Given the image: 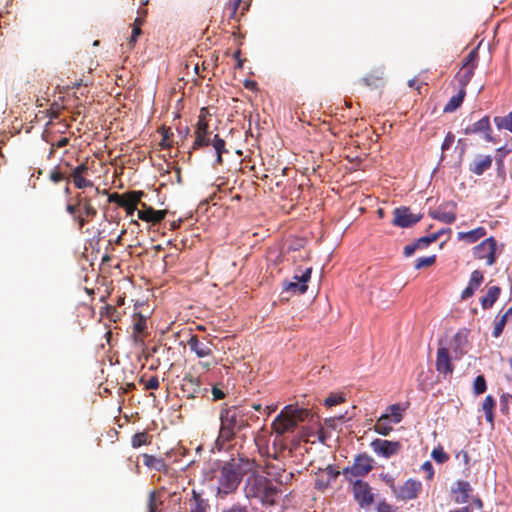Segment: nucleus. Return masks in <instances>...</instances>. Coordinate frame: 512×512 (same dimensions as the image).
<instances>
[{
    "label": "nucleus",
    "mask_w": 512,
    "mask_h": 512,
    "mask_svg": "<svg viewBox=\"0 0 512 512\" xmlns=\"http://www.w3.org/2000/svg\"><path fill=\"white\" fill-rule=\"evenodd\" d=\"M144 196L143 191H130L122 195L112 193L109 195L108 201L118 204L126 211L127 215H133L137 210V206L141 205V199Z\"/></svg>",
    "instance_id": "423d86ee"
},
{
    "label": "nucleus",
    "mask_w": 512,
    "mask_h": 512,
    "mask_svg": "<svg viewBox=\"0 0 512 512\" xmlns=\"http://www.w3.org/2000/svg\"><path fill=\"white\" fill-rule=\"evenodd\" d=\"M389 422L390 416L388 414L381 415L374 425V431L380 435L387 436L393 429Z\"/></svg>",
    "instance_id": "473e14b6"
},
{
    "label": "nucleus",
    "mask_w": 512,
    "mask_h": 512,
    "mask_svg": "<svg viewBox=\"0 0 512 512\" xmlns=\"http://www.w3.org/2000/svg\"><path fill=\"white\" fill-rule=\"evenodd\" d=\"M101 317L107 318L111 322H118L121 318V313L112 305H105L100 311Z\"/></svg>",
    "instance_id": "4c0bfd02"
},
{
    "label": "nucleus",
    "mask_w": 512,
    "mask_h": 512,
    "mask_svg": "<svg viewBox=\"0 0 512 512\" xmlns=\"http://www.w3.org/2000/svg\"><path fill=\"white\" fill-rule=\"evenodd\" d=\"M312 268L305 270H297L293 276V281L285 280L283 282V290L292 293L304 294L307 289V283L311 279Z\"/></svg>",
    "instance_id": "9b49d317"
},
{
    "label": "nucleus",
    "mask_w": 512,
    "mask_h": 512,
    "mask_svg": "<svg viewBox=\"0 0 512 512\" xmlns=\"http://www.w3.org/2000/svg\"><path fill=\"white\" fill-rule=\"evenodd\" d=\"M477 58H478V49H472L468 55L463 60V67L471 66L472 68H476L477 66Z\"/></svg>",
    "instance_id": "a18cd8bd"
},
{
    "label": "nucleus",
    "mask_w": 512,
    "mask_h": 512,
    "mask_svg": "<svg viewBox=\"0 0 512 512\" xmlns=\"http://www.w3.org/2000/svg\"><path fill=\"white\" fill-rule=\"evenodd\" d=\"M374 459L366 453L359 454L355 457L351 466L343 469L345 476L363 477L373 470Z\"/></svg>",
    "instance_id": "1a4fd4ad"
},
{
    "label": "nucleus",
    "mask_w": 512,
    "mask_h": 512,
    "mask_svg": "<svg viewBox=\"0 0 512 512\" xmlns=\"http://www.w3.org/2000/svg\"><path fill=\"white\" fill-rule=\"evenodd\" d=\"M220 427L214 446L218 451L236 438V435L249 426L247 413L241 406L224 404L219 413Z\"/></svg>",
    "instance_id": "f03ea898"
},
{
    "label": "nucleus",
    "mask_w": 512,
    "mask_h": 512,
    "mask_svg": "<svg viewBox=\"0 0 512 512\" xmlns=\"http://www.w3.org/2000/svg\"><path fill=\"white\" fill-rule=\"evenodd\" d=\"M205 108H202L201 109V113L200 115L198 116V121H197V125H196V130L195 131H199V132H202V133H206V132H209L208 128H209V125H208V122L206 120V116H205Z\"/></svg>",
    "instance_id": "de8ad7c7"
},
{
    "label": "nucleus",
    "mask_w": 512,
    "mask_h": 512,
    "mask_svg": "<svg viewBox=\"0 0 512 512\" xmlns=\"http://www.w3.org/2000/svg\"><path fill=\"white\" fill-rule=\"evenodd\" d=\"M389 413H387L390 416V421H392L395 424H398L402 421L403 415L402 412L404 409L400 406V404H393L388 407Z\"/></svg>",
    "instance_id": "ea45409f"
},
{
    "label": "nucleus",
    "mask_w": 512,
    "mask_h": 512,
    "mask_svg": "<svg viewBox=\"0 0 512 512\" xmlns=\"http://www.w3.org/2000/svg\"><path fill=\"white\" fill-rule=\"evenodd\" d=\"M143 464L149 468L156 471H165L167 468V465L162 458L155 457L150 454H143Z\"/></svg>",
    "instance_id": "c85d7f7f"
},
{
    "label": "nucleus",
    "mask_w": 512,
    "mask_h": 512,
    "mask_svg": "<svg viewBox=\"0 0 512 512\" xmlns=\"http://www.w3.org/2000/svg\"><path fill=\"white\" fill-rule=\"evenodd\" d=\"M466 95L465 89H459L458 93L450 98L444 107V112L451 113L461 106Z\"/></svg>",
    "instance_id": "72a5a7b5"
},
{
    "label": "nucleus",
    "mask_w": 512,
    "mask_h": 512,
    "mask_svg": "<svg viewBox=\"0 0 512 512\" xmlns=\"http://www.w3.org/2000/svg\"><path fill=\"white\" fill-rule=\"evenodd\" d=\"M417 248H419L417 243L406 245L404 247V255L407 257L412 256Z\"/></svg>",
    "instance_id": "774afa93"
},
{
    "label": "nucleus",
    "mask_w": 512,
    "mask_h": 512,
    "mask_svg": "<svg viewBox=\"0 0 512 512\" xmlns=\"http://www.w3.org/2000/svg\"><path fill=\"white\" fill-rule=\"evenodd\" d=\"M436 261V256L420 257L415 261V269H421L433 265Z\"/></svg>",
    "instance_id": "8fccbe9b"
},
{
    "label": "nucleus",
    "mask_w": 512,
    "mask_h": 512,
    "mask_svg": "<svg viewBox=\"0 0 512 512\" xmlns=\"http://www.w3.org/2000/svg\"><path fill=\"white\" fill-rule=\"evenodd\" d=\"M182 390L188 393L189 398L196 397L201 392L200 380L192 375H186L183 378Z\"/></svg>",
    "instance_id": "393cba45"
},
{
    "label": "nucleus",
    "mask_w": 512,
    "mask_h": 512,
    "mask_svg": "<svg viewBox=\"0 0 512 512\" xmlns=\"http://www.w3.org/2000/svg\"><path fill=\"white\" fill-rule=\"evenodd\" d=\"M487 234V231L484 227L479 226L471 231L467 232H458L457 233V239L465 241L468 244L475 243L479 239L485 237Z\"/></svg>",
    "instance_id": "bb28decb"
},
{
    "label": "nucleus",
    "mask_w": 512,
    "mask_h": 512,
    "mask_svg": "<svg viewBox=\"0 0 512 512\" xmlns=\"http://www.w3.org/2000/svg\"><path fill=\"white\" fill-rule=\"evenodd\" d=\"M501 293V288L499 286H491L488 288L487 293L484 297L481 298V305L483 309L491 308L494 303L497 301Z\"/></svg>",
    "instance_id": "cd10ccee"
},
{
    "label": "nucleus",
    "mask_w": 512,
    "mask_h": 512,
    "mask_svg": "<svg viewBox=\"0 0 512 512\" xmlns=\"http://www.w3.org/2000/svg\"><path fill=\"white\" fill-rule=\"evenodd\" d=\"M422 489V485L419 481L414 479H408L398 489H394L395 496L401 500H412L418 497Z\"/></svg>",
    "instance_id": "f3484780"
},
{
    "label": "nucleus",
    "mask_w": 512,
    "mask_h": 512,
    "mask_svg": "<svg viewBox=\"0 0 512 512\" xmlns=\"http://www.w3.org/2000/svg\"><path fill=\"white\" fill-rule=\"evenodd\" d=\"M161 504V501H157L156 492L152 491L149 494L148 498V512H159L158 506Z\"/></svg>",
    "instance_id": "5fc2aeb1"
},
{
    "label": "nucleus",
    "mask_w": 512,
    "mask_h": 512,
    "mask_svg": "<svg viewBox=\"0 0 512 512\" xmlns=\"http://www.w3.org/2000/svg\"><path fill=\"white\" fill-rule=\"evenodd\" d=\"M457 205L453 201H447L439 205L435 210L429 211V215L440 222L451 224L456 220Z\"/></svg>",
    "instance_id": "dca6fc26"
},
{
    "label": "nucleus",
    "mask_w": 512,
    "mask_h": 512,
    "mask_svg": "<svg viewBox=\"0 0 512 512\" xmlns=\"http://www.w3.org/2000/svg\"><path fill=\"white\" fill-rule=\"evenodd\" d=\"M377 512H393V508L390 504H388L386 501H381L378 503Z\"/></svg>",
    "instance_id": "0e129e2a"
},
{
    "label": "nucleus",
    "mask_w": 512,
    "mask_h": 512,
    "mask_svg": "<svg viewBox=\"0 0 512 512\" xmlns=\"http://www.w3.org/2000/svg\"><path fill=\"white\" fill-rule=\"evenodd\" d=\"M211 145L215 149V152L217 155L216 162H217V164L221 165L223 163V159H222L223 153L228 152L225 148L226 143H225L224 139L219 137L218 134H215L211 141Z\"/></svg>",
    "instance_id": "c9c22d12"
},
{
    "label": "nucleus",
    "mask_w": 512,
    "mask_h": 512,
    "mask_svg": "<svg viewBox=\"0 0 512 512\" xmlns=\"http://www.w3.org/2000/svg\"><path fill=\"white\" fill-rule=\"evenodd\" d=\"M431 457L439 464H443L449 460V455L444 451L442 446L434 448Z\"/></svg>",
    "instance_id": "37998d69"
},
{
    "label": "nucleus",
    "mask_w": 512,
    "mask_h": 512,
    "mask_svg": "<svg viewBox=\"0 0 512 512\" xmlns=\"http://www.w3.org/2000/svg\"><path fill=\"white\" fill-rule=\"evenodd\" d=\"M241 0H230L229 4L226 7V10L229 11V18H234L237 10L239 8Z\"/></svg>",
    "instance_id": "052dcab7"
},
{
    "label": "nucleus",
    "mask_w": 512,
    "mask_h": 512,
    "mask_svg": "<svg viewBox=\"0 0 512 512\" xmlns=\"http://www.w3.org/2000/svg\"><path fill=\"white\" fill-rule=\"evenodd\" d=\"M440 235H441V232H437L430 236H424V237L419 238L416 243L419 247H426V246L430 245L431 243L435 242L439 238Z\"/></svg>",
    "instance_id": "603ef678"
},
{
    "label": "nucleus",
    "mask_w": 512,
    "mask_h": 512,
    "mask_svg": "<svg viewBox=\"0 0 512 512\" xmlns=\"http://www.w3.org/2000/svg\"><path fill=\"white\" fill-rule=\"evenodd\" d=\"M222 512H248V510L245 506L235 504L227 509H224Z\"/></svg>",
    "instance_id": "338daca9"
},
{
    "label": "nucleus",
    "mask_w": 512,
    "mask_h": 512,
    "mask_svg": "<svg viewBox=\"0 0 512 512\" xmlns=\"http://www.w3.org/2000/svg\"><path fill=\"white\" fill-rule=\"evenodd\" d=\"M452 359L453 358L450 354V349L447 346V341L442 338L439 339L435 368L439 375H441L444 379H446L448 376H451L454 372V364Z\"/></svg>",
    "instance_id": "39448f33"
},
{
    "label": "nucleus",
    "mask_w": 512,
    "mask_h": 512,
    "mask_svg": "<svg viewBox=\"0 0 512 512\" xmlns=\"http://www.w3.org/2000/svg\"><path fill=\"white\" fill-rule=\"evenodd\" d=\"M67 178H68V176H66V174L64 172L60 171V169L58 167H55L50 172V175H49V179L53 183H59L60 181L66 180Z\"/></svg>",
    "instance_id": "864d4df0"
},
{
    "label": "nucleus",
    "mask_w": 512,
    "mask_h": 512,
    "mask_svg": "<svg viewBox=\"0 0 512 512\" xmlns=\"http://www.w3.org/2000/svg\"><path fill=\"white\" fill-rule=\"evenodd\" d=\"M484 280L483 273L480 270H474L471 273L469 285L472 286L475 290L482 284Z\"/></svg>",
    "instance_id": "09e8293b"
},
{
    "label": "nucleus",
    "mask_w": 512,
    "mask_h": 512,
    "mask_svg": "<svg viewBox=\"0 0 512 512\" xmlns=\"http://www.w3.org/2000/svg\"><path fill=\"white\" fill-rule=\"evenodd\" d=\"M149 434L147 432H139L136 433L131 440V444L133 448H139L143 445H147L150 443Z\"/></svg>",
    "instance_id": "a19ab883"
},
{
    "label": "nucleus",
    "mask_w": 512,
    "mask_h": 512,
    "mask_svg": "<svg viewBox=\"0 0 512 512\" xmlns=\"http://www.w3.org/2000/svg\"><path fill=\"white\" fill-rule=\"evenodd\" d=\"M247 477L244 492L247 498H258L263 504L274 505L281 492L267 477L253 469Z\"/></svg>",
    "instance_id": "7ed1b4c3"
},
{
    "label": "nucleus",
    "mask_w": 512,
    "mask_h": 512,
    "mask_svg": "<svg viewBox=\"0 0 512 512\" xmlns=\"http://www.w3.org/2000/svg\"><path fill=\"white\" fill-rule=\"evenodd\" d=\"M492 161L493 159L490 155L477 157L470 163L469 170L473 174L480 176L491 168Z\"/></svg>",
    "instance_id": "b1692460"
},
{
    "label": "nucleus",
    "mask_w": 512,
    "mask_h": 512,
    "mask_svg": "<svg viewBox=\"0 0 512 512\" xmlns=\"http://www.w3.org/2000/svg\"><path fill=\"white\" fill-rule=\"evenodd\" d=\"M133 338L135 342L142 341V336L144 335L147 326H146V317L140 313H135L133 315Z\"/></svg>",
    "instance_id": "a878e982"
},
{
    "label": "nucleus",
    "mask_w": 512,
    "mask_h": 512,
    "mask_svg": "<svg viewBox=\"0 0 512 512\" xmlns=\"http://www.w3.org/2000/svg\"><path fill=\"white\" fill-rule=\"evenodd\" d=\"M141 33H142V30L139 29V28H133L132 29L131 36H130V38L128 40V44H129V46L131 48L135 45V43L137 41V38H138L139 35H141Z\"/></svg>",
    "instance_id": "e2e57ef3"
},
{
    "label": "nucleus",
    "mask_w": 512,
    "mask_h": 512,
    "mask_svg": "<svg viewBox=\"0 0 512 512\" xmlns=\"http://www.w3.org/2000/svg\"><path fill=\"white\" fill-rule=\"evenodd\" d=\"M497 241L494 237L484 239L473 248V256L477 260H485L488 266L496 262Z\"/></svg>",
    "instance_id": "9d476101"
},
{
    "label": "nucleus",
    "mask_w": 512,
    "mask_h": 512,
    "mask_svg": "<svg viewBox=\"0 0 512 512\" xmlns=\"http://www.w3.org/2000/svg\"><path fill=\"white\" fill-rule=\"evenodd\" d=\"M66 212L72 216V218L76 217L77 215H79L81 212H80V207L78 205V193L75 194V196L73 197V202L72 203H67L66 204Z\"/></svg>",
    "instance_id": "49530a36"
},
{
    "label": "nucleus",
    "mask_w": 512,
    "mask_h": 512,
    "mask_svg": "<svg viewBox=\"0 0 512 512\" xmlns=\"http://www.w3.org/2000/svg\"><path fill=\"white\" fill-rule=\"evenodd\" d=\"M212 396H213V400L217 401V400L223 399L225 397V393L217 386H213Z\"/></svg>",
    "instance_id": "69168bd1"
},
{
    "label": "nucleus",
    "mask_w": 512,
    "mask_h": 512,
    "mask_svg": "<svg viewBox=\"0 0 512 512\" xmlns=\"http://www.w3.org/2000/svg\"><path fill=\"white\" fill-rule=\"evenodd\" d=\"M139 383L144 385L145 390H156L160 386V382L157 376H152L146 380L145 375H142L139 379Z\"/></svg>",
    "instance_id": "79ce46f5"
},
{
    "label": "nucleus",
    "mask_w": 512,
    "mask_h": 512,
    "mask_svg": "<svg viewBox=\"0 0 512 512\" xmlns=\"http://www.w3.org/2000/svg\"><path fill=\"white\" fill-rule=\"evenodd\" d=\"M465 135L479 134L486 142L495 143L496 139L492 135V128L490 125L489 116H484L480 120L468 125L464 129Z\"/></svg>",
    "instance_id": "ddd939ff"
},
{
    "label": "nucleus",
    "mask_w": 512,
    "mask_h": 512,
    "mask_svg": "<svg viewBox=\"0 0 512 512\" xmlns=\"http://www.w3.org/2000/svg\"><path fill=\"white\" fill-rule=\"evenodd\" d=\"M507 322V318L505 315L497 316L496 321L494 323L493 336L499 337L504 329V326Z\"/></svg>",
    "instance_id": "3c124183"
},
{
    "label": "nucleus",
    "mask_w": 512,
    "mask_h": 512,
    "mask_svg": "<svg viewBox=\"0 0 512 512\" xmlns=\"http://www.w3.org/2000/svg\"><path fill=\"white\" fill-rule=\"evenodd\" d=\"M495 405H496L495 399L491 395L486 396L482 403V410L485 413V418H486L487 422H489L491 425L494 424L493 410L495 408Z\"/></svg>",
    "instance_id": "f704fd0d"
},
{
    "label": "nucleus",
    "mask_w": 512,
    "mask_h": 512,
    "mask_svg": "<svg viewBox=\"0 0 512 512\" xmlns=\"http://www.w3.org/2000/svg\"><path fill=\"white\" fill-rule=\"evenodd\" d=\"M62 109L63 107L60 104L53 103L48 110V116L51 119H57L59 118Z\"/></svg>",
    "instance_id": "13d9d810"
},
{
    "label": "nucleus",
    "mask_w": 512,
    "mask_h": 512,
    "mask_svg": "<svg viewBox=\"0 0 512 512\" xmlns=\"http://www.w3.org/2000/svg\"><path fill=\"white\" fill-rule=\"evenodd\" d=\"M190 350L196 354L198 358H208L213 354L211 343L206 339H199L195 334L191 335L187 341Z\"/></svg>",
    "instance_id": "6ab92c4d"
},
{
    "label": "nucleus",
    "mask_w": 512,
    "mask_h": 512,
    "mask_svg": "<svg viewBox=\"0 0 512 512\" xmlns=\"http://www.w3.org/2000/svg\"><path fill=\"white\" fill-rule=\"evenodd\" d=\"M467 334L466 330L458 331L452 339L451 348L454 353V359L458 360L465 354V347L467 345Z\"/></svg>",
    "instance_id": "5701e85b"
},
{
    "label": "nucleus",
    "mask_w": 512,
    "mask_h": 512,
    "mask_svg": "<svg viewBox=\"0 0 512 512\" xmlns=\"http://www.w3.org/2000/svg\"><path fill=\"white\" fill-rule=\"evenodd\" d=\"M393 215L394 218L392 224L402 228L411 227L418 223L422 218V215H415L411 213L410 208L405 206L395 208L393 210Z\"/></svg>",
    "instance_id": "2eb2a0df"
},
{
    "label": "nucleus",
    "mask_w": 512,
    "mask_h": 512,
    "mask_svg": "<svg viewBox=\"0 0 512 512\" xmlns=\"http://www.w3.org/2000/svg\"><path fill=\"white\" fill-rule=\"evenodd\" d=\"M256 467L257 464L254 460L244 457L232 458L225 462L216 476V495L225 498L227 495L234 493L238 489L243 476L256 469Z\"/></svg>",
    "instance_id": "f257e3e1"
},
{
    "label": "nucleus",
    "mask_w": 512,
    "mask_h": 512,
    "mask_svg": "<svg viewBox=\"0 0 512 512\" xmlns=\"http://www.w3.org/2000/svg\"><path fill=\"white\" fill-rule=\"evenodd\" d=\"M421 471L426 473L425 478H426L427 481H431L433 479V477H434V469H433V466H432L430 461H425L421 465Z\"/></svg>",
    "instance_id": "4d7b16f0"
},
{
    "label": "nucleus",
    "mask_w": 512,
    "mask_h": 512,
    "mask_svg": "<svg viewBox=\"0 0 512 512\" xmlns=\"http://www.w3.org/2000/svg\"><path fill=\"white\" fill-rule=\"evenodd\" d=\"M455 141V136L452 132H448L445 136V139L441 145L442 152L450 149V147L453 145Z\"/></svg>",
    "instance_id": "bf43d9fd"
},
{
    "label": "nucleus",
    "mask_w": 512,
    "mask_h": 512,
    "mask_svg": "<svg viewBox=\"0 0 512 512\" xmlns=\"http://www.w3.org/2000/svg\"><path fill=\"white\" fill-rule=\"evenodd\" d=\"M340 472L333 465H328L324 469H319L314 487L317 490H325L331 482L335 481Z\"/></svg>",
    "instance_id": "aec40b11"
},
{
    "label": "nucleus",
    "mask_w": 512,
    "mask_h": 512,
    "mask_svg": "<svg viewBox=\"0 0 512 512\" xmlns=\"http://www.w3.org/2000/svg\"><path fill=\"white\" fill-rule=\"evenodd\" d=\"M493 120L498 129L508 130L512 133V112L505 116H495Z\"/></svg>",
    "instance_id": "58836bf2"
},
{
    "label": "nucleus",
    "mask_w": 512,
    "mask_h": 512,
    "mask_svg": "<svg viewBox=\"0 0 512 512\" xmlns=\"http://www.w3.org/2000/svg\"><path fill=\"white\" fill-rule=\"evenodd\" d=\"M162 139L159 143L162 149H170L174 146V134L170 127L162 125L157 131Z\"/></svg>",
    "instance_id": "c756f323"
},
{
    "label": "nucleus",
    "mask_w": 512,
    "mask_h": 512,
    "mask_svg": "<svg viewBox=\"0 0 512 512\" xmlns=\"http://www.w3.org/2000/svg\"><path fill=\"white\" fill-rule=\"evenodd\" d=\"M193 503L189 512H207L209 509V503L206 499L202 498L200 493L195 490L192 491Z\"/></svg>",
    "instance_id": "2f4dec72"
},
{
    "label": "nucleus",
    "mask_w": 512,
    "mask_h": 512,
    "mask_svg": "<svg viewBox=\"0 0 512 512\" xmlns=\"http://www.w3.org/2000/svg\"><path fill=\"white\" fill-rule=\"evenodd\" d=\"M352 493L355 501L361 508H367L374 502V493L368 482L356 480L352 485Z\"/></svg>",
    "instance_id": "f8f14e48"
},
{
    "label": "nucleus",
    "mask_w": 512,
    "mask_h": 512,
    "mask_svg": "<svg viewBox=\"0 0 512 512\" xmlns=\"http://www.w3.org/2000/svg\"><path fill=\"white\" fill-rule=\"evenodd\" d=\"M344 401H345V399L342 395L332 394L325 399V405L327 407H332V406L338 405Z\"/></svg>",
    "instance_id": "6e6d98bb"
},
{
    "label": "nucleus",
    "mask_w": 512,
    "mask_h": 512,
    "mask_svg": "<svg viewBox=\"0 0 512 512\" xmlns=\"http://www.w3.org/2000/svg\"><path fill=\"white\" fill-rule=\"evenodd\" d=\"M474 68L471 66L463 67L461 66L460 70L455 76L456 81L458 82L460 89H465L468 83L470 82L471 78L474 75Z\"/></svg>",
    "instance_id": "7c9ffc66"
},
{
    "label": "nucleus",
    "mask_w": 512,
    "mask_h": 512,
    "mask_svg": "<svg viewBox=\"0 0 512 512\" xmlns=\"http://www.w3.org/2000/svg\"><path fill=\"white\" fill-rule=\"evenodd\" d=\"M101 194H106V190L101 191L99 188H94L93 190L78 192V205L82 215L93 219L97 216L98 211L94 201Z\"/></svg>",
    "instance_id": "0eeeda50"
},
{
    "label": "nucleus",
    "mask_w": 512,
    "mask_h": 512,
    "mask_svg": "<svg viewBox=\"0 0 512 512\" xmlns=\"http://www.w3.org/2000/svg\"><path fill=\"white\" fill-rule=\"evenodd\" d=\"M487 389L486 380L483 375H478L473 383V392L475 395L483 394Z\"/></svg>",
    "instance_id": "c03bdc74"
},
{
    "label": "nucleus",
    "mask_w": 512,
    "mask_h": 512,
    "mask_svg": "<svg viewBox=\"0 0 512 512\" xmlns=\"http://www.w3.org/2000/svg\"><path fill=\"white\" fill-rule=\"evenodd\" d=\"M211 132L202 133L199 131H195V140L192 144V150H198L202 147L208 146L211 144L212 139H210Z\"/></svg>",
    "instance_id": "e433bc0d"
},
{
    "label": "nucleus",
    "mask_w": 512,
    "mask_h": 512,
    "mask_svg": "<svg viewBox=\"0 0 512 512\" xmlns=\"http://www.w3.org/2000/svg\"><path fill=\"white\" fill-rule=\"evenodd\" d=\"M472 486L469 482L464 480H458L456 486L452 488V493L455 495L454 501L457 504H465L470 497L472 492Z\"/></svg>",
    "instance_id": "4be33fe9"
},
{
    "label": "nucleus",
    "mask_w": 512,
    "mask_h": 512,
    "mask_svg": "<svg viewBox=\"0 0 512 512\" xmlns=\"http://www.w3.org/2000/svg\"><path fill=\"white\" fill-rule=\"evenodd\" d=\"M370 446L374 453L384 458H390L397 455L401 449L402 444L399 441H389L384 439H374Z\"/></svg>",
    "instance_id": "4468645a"
},
{
    "label": "nucleus",
    "mask_w": 512,
    "mask_h": 512,
    "mask_svg": "<svg viewBox=\"0 0 512 512\" xmlns=\"http://www.w3.org/2000/svg\"><path fill=\"white\" fill-rule=\"evenodd\" d=\"M90 176V167L88 162H82L74 168H71V171L68 175L70 180L72 181L75 188L87 191L86 189L93 190L96 188L92 180L88 177Z\"/></svg>",
    "instance_id": "6e6552de"
},
{
    "label": "nucleus",
    "mask_w": 512,
    "mask_h": 512,
    "mask_svg": "<svg viewBox=\"0 0 512 512\" xmlns=\"http://www.w3.org/2000/svg\"><path fill=\"white\" fill-rule=\"evenodd\" d=\"M309 417H312L310 410L296 405H286L273 420L271 428L278 438L293 432L299 423L308 420Z\"/></svg>",
    "instance_id": "20e7f679"
},
{
    "label": "nucleus",
    "mask_w": 512,
    "mask_h": 512,
    "mask_svg": "<svg viewBox=\"0 0 512 512\" xmlns=\"http://www.w3.org/2000/svg\"><path fill=\"white\" fill-rule=\"evenodd\" d=\"M73 220L77 223L78 229L82 230L88 222L93 220V218H88L80 213L79 215L74 217Z\"/></svg>",
    "instance_id": "680f3d73"
},
{
    "label": "nucleus",
    "mask_w": 512,
    "mask_h": 512,
    "mask_svg": "<svg viewBox=\"0 0 512 512\" xmlns=\"http://www.w3.org/2000/svg\"><path fill=\"white\" fill-rule=\"evenodd\" d=\"M385 78L384 71L381 68H376L370 71L366 76H364L359 84L368 87L370 89H378L384 86Z\"/></svg>",
    "instance_id": "412c9836"
},
{
    "label": "nucleus",
    "mask_w": 512,
    "mask_h": 512,
    "mask_svg": "<svg viewBox=\"0 0 512 512\" xmlns=\"http://www.w3.org/2000/svg\"><path fill=\"white\" fill-rule=\"evenodd\" d=\"M167 210H155L146 203H141V209L137 210L138 219L156 225L166 216Z\"/></svg>",
    "instance_id": "a211bd4d"
}]
</instances>
